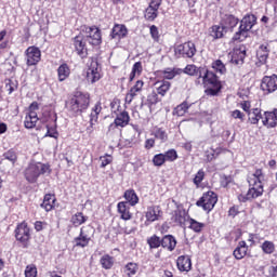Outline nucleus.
Masks as SVG:
<instances>
[{
  "mask_svg": "<svg viewBox=\"0 0 277 277\" xmlns=\"http://www.w3.org/2000/svg\"><path fill=\"white\" fill-rule=\"evenodd\" d=\"M131 120V117L129 116L128 111H121L119 115H117L114 123H110L108 127V131L116 129V127L124 128L127 124H129V121Z\"/></svg>",
  "mask_w": 277,
  "mask_h": 277,
  "instance_id": "nucleus-14",
  "label": "nucleus"
},
{
  "mask_svg": "<svg viewBox=\"0 0 277 277\" xmlns=\"http://www.w3.org/2000/svg\"><path fill=\"white\" fill-rule=\"evenodd\" d=\"M102 109L103 107L98 103L92 108L90 114V126L87 127L88 135H92V133H94V124L98 122V114H101Z\"/></svg>",
  "mask_w": 277,
  "mask_h": 277,
  "instance_id": "nucleus-13",
  "label": "nucleus"
},
{
  "mask_svg": "<svg viewBox=\"0 0 277 277\" xmlns=\"http://www.w3.org/2000/svg\"><path fill=\"white\" fill-rule=\"evenodd\" d=\"M161 246L172 252L176 248V239L172 235H167L161 239Z\"/></svg>",
  "mask_w": 277,
  "mask_h": 277,
  "instance_id": "nucleus-23",
  "label": "nucleus"
},
{
  "mask_svg": "<svg viewBox=\"0 0 277 277\" xmlns=\"http://www.w3.org/2000/svg\"><path fill=\"white\" fill-rule=\"evenodd\" d=\"M177 269H180V272H189V269H192V259L189 255L177 258Z\"/></svg>",
  "mask_w": 277,
  "mask_h": 277,
  "instance_id": "nucleus-21",
  "label": "nucleus"
},
{
  "mask_svg": "<svg viewBox=\"0 0 277 277\" xmlns=\"http://www.w3.org/2000/svg\"><path fill=\"white\" fill-rule=\"evenodd\" d=\"M54 206H55V196L45 195L43 202L41 203L42 209H44L45 211H52Z\"/></svg>",
  "mask_w": 277,
  "mask_h": 277,
  "instance_id": "nucleus-34",
  "label": "nucleus"
},
{
  "mask_svg": "<svg viewBox=\"0 0 277 277\" xmlns=\"http://www.w3.org/2000/svg\"><path fill=\"white\" fill-rule=\"evenodd\" d=\"M88 222V216L83 215L81 212H77L71 216V223L74 226H81V224H85Z\"/></svg>",
  "mask_w": 277,
  "mask_h": 277,
  "instance_id": "nucleus-35",
  "label": "nucleus"
},
{
  "mask_svg": "<svg viewBox=\"0 0 277 277\" xmlns=\"http://www.w3.org/2000/svg\"><path fill=\"white\" fill-rule=\"evenodd\" d=\"M251 188H249L247 198L250 200H254V198H259L263 196V183L249 184Z\"/></svg>",
  "mask_w": 277,
  "mask_h": 277,
  "instance_id": "nucleus-18",
  "label": "nucleus"
},
{
  "mask_svg": "<svg viewBox=\"0 0 277 277\" xmlns=\"http://www.w3.org/2000/svg\"><path fill=\"white\" fill-rule=\"evenodd\" d=\"M256 57L260 64H265L267 62V57H269V50H267V45H260Z\"/></svg>",
  "mask_w": 277,
  "mask_h": 277,
  "instance_id": "nucleus-33",
  "label": "nucleus"
},
{
  "mask_svg": "<svg viewBox=\"0 0 277 277\" xmlns=\"http://www.w3.org/2000/svg\"><path fill=\"white\" fill-rule=\"evenodd\" d=\"M189 228H192V230H194L195 233H200V230H202V228H205V223H200L194 219L189 220Z\"/></svg>",
  "mask_w": 277,
  "mask_h": 277,
  "instance_id": "nucleus-43",
  "label": "nucleus"
},
{
  "mask_svg": "<svg viewBox=\"0 0 277 277\" xmlns=\"http://www.w3.org/2000/svg\"><path fill=\"white\" fill-rule=\"evenodd\" d=\"M205 157L207 161H213L215 159V151L213 149L207 150Z\"/></svg>",
  "mask_w": 277,
  "mask_h": 277,
  "instance_id": "nucleus-58",
  "label": "nucleus"
},
{
  "mask_svg": "<svg viewBox=\"0 0 277 277\" xmlns=\"http://www.w3.org/2000/svg\"><path fill=\"white\" fill-rule=\"evenodd\" d=\"M57 77L58 81H66L68 77H70V67H68V64L64 63L60 65L57 68Z\"/></svg>",
  "mask_w": 277,
  "mask_h": 277,
  "instance_id": "nucleus-25",
  "label": "nucleus"
},
{
  "mask_svg": "<svg viewBox=\"0 0 277 277\" xmlns=\"http://www.w3.org/2000/svg\"><path fill=\"white\" fill-rule=\"evenodd\" d=\"M261 90L266 94H272V92H276L277 90V76H266L262 79Z\"/></svg>",
  "mask_w": 277,
  "mask_h": 277,
  "instance_id": "nucleus-10",
  "label": "nucleus"
},
{
  "mask_svg": "<svg viewBox=\"0 0 277 277\" xmlns=\"http://www.w3.org/2000/svg\"><path fill=\"white\" fill-rule=\"evenodd\" d=\"M262 124L267 127V129H274L277 126V109L274 111H265Z\"/></svg>",
  "mask_w": 277,
  "mask_h": 277,
  "instance_id": "nucleus-15",
  "label": "nucleus"
},
{
  "mask_svg": "<svg viewBox=\"0 0 277 277\" xmlns=\"http://www.w3.org/2000/svg\"><path fill=\"white\" fill-rule=\"evenodd\" d=\"M212 68L216 71L220 72V75H224L226 72V66L222 61L217 60L214 63H212Z\"/></svg>",
  "mask_w": 277,
  "mask_h": 277,
  "instance_id": "nucleus-45",
  "label": "nucleus"
},
{
  "mask_svg": "<svg viewBox=\"0 0 277 277\" xmlns=\"http://www.w3.org/2000/svg\"><path fill=\"white\" fill-rule=\"evenodd\" d=\"M25 53L27 66H36L40 62V57H42V53L37 47H29Z\"/></svg>",
  "mask_w": 277,
  "mask_h": 277,
  "instance_id": "nucleus-11",
  "label": "nucleus"
},
{
  "mask_svg": "<svg viewBox=\"0 0 277 277\" xmlns=\"http://www.w3.org/2000/svg\"><path fill=\"white\" fill-rule=\"evenodd\" d=\"M243 60H246V49H236L232 55V64L235 66H243Z\"/></svg>",
  "mask_w": 277,
  "mask_h": 277,
  "instance_id": "nucleus-19",
  "label": "nucleus"
},
{
  "mask_svg": "<svg viewBox=\"0 0 277 277\" xmlns=\"http://www.w3.org/2000/svg\"><path fill=\"white\" fill-rule=\"evenodd\" d=\"M5 90L6 92H9V94H12V92H14V83L12 82V80L6 81Z\"/></svg>",
  "mask_w": 277,
  "mask_h": 277,
  "instance_id": "nucleus-61",
  "label": "nucleus"
},
{
  "mask_svg": "<svg viewBox=\"0 0 277 277\" xmlns=\"http://www.w3.org/2000/svg\"><path fill=\"white\" fill-rule=\"evenodd\" d=\"M150 248H159L161 246V238L154 235L147 240Z\"/></svg>",
  "mask_w": 277,
  "mask_h": 277,
  "instance_id": "nucleus-50",
  "label": "nucleus"
},
{
  "mask_svg": "<svg viewBox=\"0 0 277 277\" xmlns=\"http://www.w3.org/2000/svg\"><path fill=\"white\" fill-rule=\"evenodd\" d=\"M15 237L17 241H21L24 243V248H27V242L29 241V227L27 226V223L23 222L19 225H17L15 229Z\"/></svg>",
  "mask_w": 277,
  "mask_h": 277,
  "instance_id": "nucleus-9",
  "label": "nucleus"
},
{
  "mask_svg": "<svg viewBox=\"0 0 277 277\" xmlns=\"http://www.w3.org/2000/svg\"><path fill=\"white\" fill-rule=\"evenodd\" d=\"M25 276L26 277H36L38 276V269L35 265H28L25 269Z\"/></svg>",
  "mask_w": 277,
  "mask_h": 277,
  "instance_id": "nucleus-51",
  "label": "nucleus"
},
{
  "mask_svg": "<svg viewBox=\"0 0 277 277\" xmlns=\"http://www.w3.org/2000/svg\"><path fill=\"white\" fill-rule=\"evenodd\" d=\"M256 25V16L254 15H247L245 16L239 26V31L234 35L233 40H240L243 41L248 38V31L252 29Z\"/></svg>",
  "mask_w": 277,
  "mask_h": 277,
  "instance_id": "nucleus-4",
  "label": "nucleus"
},
{
  "mask_svg": "<svg viewBox=\"0 0 277 277\" xmlns=\"http://www.w3.org/2000/svg\"><path fill=\"white\" fill-rule=\"evenodd\" d=\"M47 172H51L48 164L32 162L25 170V179L28 183H36L40 174H47Z\"/></svg>",
  "mask_w": 277,
  "mask_h": 277,
  "instance_id": "nucleus-3",
  "label": "nucleus"
},
{
  "mask_svg": "<svg viewBox=\"0 0 277 277\" xmlns=\"http://www.w3.org/2000/svg\"><path fill=\"white\" fill-rule=\"evenodd\" d=\"M224 31H226L224 26L215 25L210 28V36L213 40H220V38H224Z\"/></svg>",
  "mask_w": 277,
  "mask_h": 277,
  "instance_id": "nucleus-30",
  "label": "nucleus"
},
{
  "mask_svg": "<svg viewBox=\"0 0 277 277\" xmlns=\"http://www.w3.org/2000/svg\"><path fill=\"white\" fill-rule=\"evenodd\" d=\"M4 159H8V161H11L14 163L16 161V153L13 150H9L4 154Z\"/></svg>",
  "mask_w": 277,
  "mask_h": 277,
  "instance_id": "nucleus-55",
  "label": "nucleus"
},
{
  "mask_svg": "<svg viewBox=\"0 0 277 277\" xmlns=\"http://www.w3.org/2000/svg\"><path fill=\"white\" fill-rule=\"evenodd\" d=\"M38 122V114L36 111H29L25 117L24 126L26 129H34Z\"/></svg>",
  "mask_w": 277,
  "mask_h": 277,
  "instance_id": "nucleus-24",
  "label": "nucleus"
},
{
  "mask_svg": "<svg viewBox=\"0 0 277 277\" xmlns=\"http://www.w3.org/2000/svg\"><path fill=\"white\" fill-rule=\"evenodd\" d=\"M80 235L91 241L92 237L94 236V227L90 225L81 227Z\"/></svg>",
  "mask_w": 277,
  "mask_h": 277,
  "instance_id": "nucleus-37",
  "label": "nucleus"
},
{
  "mask_svg": "<svg viewBox=\"0 0 277 277\" xmlns=\"http://www.w3.org/2000/svg\"><path fill=\"white\" fill-rule=\"evenodd\" d=\"M232 118H235L236 120H240L241 122H243L246 115H243V113H241V110L236 109L234 111H232Z\"/></svg>",
  "mask_w": 277,
  "mask_h": 277,
  "instance_id": "nucleus-54",
  "label": "nucleus"
},
{
  "mask_svg": "<svg viewBox=\"0 0 277 277\" xmlns=\"http://www.w3.org/2000/svg\"><path fill=\"white\" fill-rule=\"evenodd\" d=\"M176 57H194L196 55V44L188 41L182 44H179L174 49Z\"/></svg>",
  "mask_w": 277,
  "mask_h": 277,
  "instance_id": "nucleus-6",
  "label": "nucleus"
},
{
  "mask_svg": "<svg viewBox=\"0 0 277 277\" xmlns=\"http://www.w3.org/2000/svg\"><path fill=\"white\" fill-rule=\"evenodd\" d=\"M197 207H202L203 211L208 213L213 211L215 205H217V195L214 192H207L202 197L196 202Z\"/></svg>",
  "mask_w": 277,
  "mask_h": 277,
  "instance_id": "nucleus-5",
  "label": "nucleus"
},
{
  "mask_svg": "<svg viewBox=\"0 0 277 277\" xmlns=\"http://www.w3.org/2000/svg\"><path fill=\"white\" fill-rule=\"evenodd\" d=\"M159 10L155 9L153 6H148L145 11V18L147 21H155V18H157V14H158Z\"/></svg>",
  "mask_w": 277,
  "mask_h": 277,
  "instance_id": "nucleus-41",
  "label": "nucleus"
},
{
  "mask_svg": "<svg viewBox=\"0 0 277 277\" xmlns=\"http://www.w3.org/2000/svg\"><path fill=\"white\" fill-rule=\"evenodd\" d=\"M233 254L235 259H237V261H241V259H243L246 254H248V245L246 243V241H240L238 243V247L234 250Z\"/></svg>",
  "mask_w": 277,
  "mask_h": 277,
  "instance_id": "nucleus-22",
  "label": "nucleus"
},
{
  "mask_svg": "<svg viewBox=\"0 0 277 277\" xmlns=\"http://www.w3.org/2000/svg\"><path fill=\"white\" fill-rule=\"evenodd\" d=\"M184 72L190 77H198L196 83L205 85L206 94L208 96H217L220 90H222V84L220 83V80H217V76L205 67L187 65L184 69Z\"/></svg>",
  "mask_w": 277,
  "mask_h": 277,
  "instance_id": "nucleus-1",
  "label": "nucleus"
},
{
  "mask_svg": "<svg viewBox=\"0 0 277 277\" xmlns=\"http://www.w3.org/2000/svg\"><path fill=\"white\" fill-rule=\"evenodd\" d=\"M142 62H136L133 67H132V71H134L135 75L141 76L142 75Z\"/></svg>",
  "mask_w": 277,
  "mask_h": 277,
  "instance_id": "nucleus-57",
  "label": "nucleus"
},
{
  "mask_svg": "<svg viewBox=\"0 0 277 277\" xmlns=\"http://www.w3.org/2000/svg\"><path fill=\"white\" fill-rule=\"evenodd\" d=\"M153 135L156 137V140L160 141V144H164V142L168 140V132H166V130L162 128H157L154 130Z\"/></svg>",
  "mask_w": 277,
  "mask_h": 277,
  "instance_id": "nucleus-36",
  "label": "nucleus"
},
{
  "mask_svg": "<svg viewBox=\"0 0 277 277\" xmlns=\"http://www.w3.org/2000/svg\"><path fill=\"white\" fill-rule=\"evenodd\" d=\"M238 23L239 18L235 17V15H225L223 17V27H225V29H233L237 27Z\"/></svg>",
  "mask_w": 277,
  "mask_h": 277,
  "instance_id": "nucleus-28",
  "label": "nucleus"
},
{
  "mask_svg": "<svg viewBox=\"0 0 277 277\" xmlns=\"http://www.w3.org/2000/svg\"><path fill=\"white\" fill-rule=\"evenodd\" d=\"M202 181H205V171L201 169L199 170L194 180H193V183L197 186V187H200V183H202Z\"/></svg>",
  "mask_w": 277,
  "mask_h": 277,
  "instance_id": "nucleus-49",
  "label": "nucleus"
},
{
  "mask_svg": "<svg viewBox=\"0 0 277 277\" xmlns=\"http://www.w3.org/2000/svg\"><path fill=\"white\" fill-rule=\"evenodd\" d=\"M121 220H131V212L129 211V202L120 201L117 206Z\"/></svg>",
  "mask_w": 277,
  "mask_h": 277,
  "instance_id": "nucleus-26",
  "label": "nucleus"
},
{
  "mask_svg": "<svg viewBox=\"0 0 277 277\" xmlns=\"http://www.w3.org/2000/svg\"><path fill=\"white\" fill-rule=\"evenodd\" d=\"M263 179H265V175H263V171L261 169H258L253 174L248 177V183L249 185H256V183H263Z\"/></svg>",
  "mask_w": 277,
  "mask_h": 277,
  "instance_id": "nucleus-31",
  "label": "nucleus"
},
{
  "mask_svg": "<svg viewBox=\"0 0 277 277\" xmlns=\"http://www.w3.org/2000/svg\"><path fill=\"white\" fill-rule=\"evenodd\" d=\"M170 82L169 81H162L160 85L157 88V94H160V96H163L164 94L168 93L170 90Z\"/></svg>",
  "mask_w": 277,
  "mask_h": 277,
  "instance_id": "nucleus-44",
  "label": "nucleus"
},
{
  "mask_svg": "<svg viewBox=\"0 0 277 277\" xmlns=\"http://www.w3.org/2000/svg\"><path fill=\"white\" fill-rule=\"evenodd\" d=\"M228 183H230V177L229 176L221 177V185H222V187H228Z\"/></svg>",
  "mask_w": 277,
  "mask_h": 277,
  "instance_id": "nucleus-64",
  "label": "nucleus"
},
{
  "mask_svg": "<svg viewBox=\"0 0 277 277\" xmlns=\"http://www.w3.org/2000/svg\"><path fill=\"white\" fill-rule=\"evenodd\" d=\"M164 79H174L176 77V71L174 69H166L163 71Z\"/></svg>",
  "mask_w": 277,
  "mask_h": 277,
  "instance_id": "nucleus-56",
  "label": "nucleus"
},
{
  "mask_svg": "<svg viewBox=\"0 0 277 277\" xmlns=\"http://www.w3.org/2000/svg\"><path fill=\"white\" fill-rule=\"evenodd\" d=\"M101 265L104 269H111V267H114V258L109 255L102 256Z\"/></svg>",
  "mask_w": 277,
  "mask_h": 277,
  "instance_id": "nucleus-39",
  "label": "nucleus"
},
{
  "mask_svg": "<svg viewBox=\"0 0 277 277\" xmlns=\"http://www.w3.org/2000/svg\"><path fill=\"white\" fill-rule=\"evenodd\" d=\"M161 5V0H151L149 3V8H154V10H159Z\"/></svg>",
  "mask_w": 277,
  "mask_h": 277,
  "instance_id": "nucleus-62",
  "label": "nucleus"
},
{
  "mask_svg": "<svg viewBox=\"0 0 277 277\" xmlns=\"http://www.w3.org/2000/svg\"><path fill=\"white\" fill-rule=\"evenodd\" d=\"M268 276H271V277H277V265H276V266H269V267H268Z\"/></svg>",
  "mask_w": 277,
  "mask_h": 277,
  "instance_id": "nucleus-63",
  "label": "nucleus"
},
{
  "mask_svg": "<svg viewBox=\"0 0 277 277\" xmlns=\"http://www.w3.org/2000/svg\"><path fill=\"white\" fill-rule=\"evenodd\" d=\"M173 220L179 226H185V222H187V212H185V210H176Z\"/></svg>",
  "mask_w": 277,
  "mask_h": 277,
  "instance_id": "nucleus-32",
  "label": "nucleus"
},
{
  "mask_svg": "<svg viewBox=\"0 0 277 277\" xmlns=\"http://www.w3.org/2000/svg\"><path fill=\"white\" fill-rule=\"evenodd\" d=\"M124 198L128 202V205H131V207H135L137 202H140V198L137 197V194H135V190L129 189L124 192Z\"/></svg>",
  "mask_w": 277,
  "mask_h": 277,
  "instance_id": "nucleus-29",
  "label": "nucleus"
},
{
  "mask_svg": "<svg viewBox=\"0 0 277 277\" xmlns=\"http://www.w3.org/2000/svg\"><path fill=\"white\" fill-rule=\"evenodd\" d=\"M100 161H101V168H107V166L111 163L113 158L110 155H106V156L100 157Z\"/></svg>",
  "mask_w": 277,
  "mask_h": 277,
  "instance_id": "nucleus-52",
  "label": "nucleus"
},
{
  "mask_svg": "<svg viewBox=\"0 0 277 277\" xmlns=\"http://www.w3.org/2000/svg\"><path fill=\"white\" fill-rule=\"evenodd\" d=\"M89 105L90 94L79 91L76 92L68 102H66L67 109L76 115H79L81 111H84V109H88Z\"/></svg>",
  "mask_w": 277,
  "mask_h": 277,
  "instance_id": "nucleus-2",
  "label": "nucleus"
},
{
  "mask_svg": "<svg viewBox=\"0 0 277 277\" xmlns=\"http://www.w3.org/2000/svg\"><path fill=\"white\" fill-rule=\"evenodd\" d=\"M166 156L163 154H157L154 156L153 163L154 166L161 167L166 163Z\"/></svg>",
  "mask_w": 277,
  "mask_h": 277,
  "instance_id": "nucleus-48",
  "label": "nucleus"
},
{
  "mask_svg": "<svg viewBox=\"0 0 277 277\" xmlns=\"http://www.w3.org/2000/svg\"><path fill=\"white\" fill-rule=\"evenodd\" d=\"M161 215H163V212L161 211V208L159 206L149 207L145 213V224H150L153 222L161 220Z\"/></svg>",
  "mask_w": 277,
  "mask_h": 277,
  "instance_id": "nucleus-12",
  "label": "nucleus"
},
{
  "mask_svg": "<svg viewBox=\"0 0 277 277\" xmlns=\"http://www.w3.org/2000/svg\"><path fill=\"white\" fill-rule=\"evenodd\" d=\"M150 34H151V38H154V40H159V29L157 28V26L153 25L150 27Z\"/></svg>",
  "mask_w": 277,
  "mask_h": 277,
  "instance_id": "nucleus-59",
  "label": "nucleus"
},
{
  "mask_svg": "<svg viewBox=\"0 0 277 277\" xmlns=\"http://www.w3.org/2000/svg\"><path fill=\"white\" fill-rule=\"evenodd\" d=\"M127 34H129V30H127V26L122 24H116L111 30V38L120 40L122 38H126Z\"/></svg>",
  "mask_w": 277,
  "mask_h": 277,
  "instance_id": "nucleus-20",
  "label": "nucleus"
},
{
  "mask_svg": "<svg viewBox=\"0 0 277 277\" xmlns=\"http://www.w3.org/2000/svg\"><path fill=\"white\" fill-rule=\"evenodd\" d=\"M155 147V138H147L145 141V148L147 150H150V148H154Z\"/></svg>",
  "mask_w": 277,
  "mask_h": 277,
  "instance_id": "nucleus-60",
  "label": "nucleus"
},
{
  "mask_svg": "<svg viewBox=\"0 0 277 277\" xmlns=\"http://www.w3.org/2000/svg\"><path fill=\"white\" fill-rule=\"evenodd\" d=\"M248 116H249V122H251V124H259V120H262L263 122L264 115L261 113V109L259 108L251 109Z\"/></svg>",
  "mask_w": 277,
  "mask_h": 277,
  "instance_id": "nucleus-27",
  "label": "nucleus"
},
{
  "mask_svg": "<svg viewBox=\"0 0 277 277\" xmlns=\"http://www.w3.org/2000/svg\"><path fill=\"white\" fill-rule=\"evenodd\" d=\"M142 88H144V81L137 80L126 95L127 103L131 104L133 102V98L137 96V93L142 92Z\"/></svg>",
  "mask_w": 277,
  "mask_h": 277,
  "instance_id": "nucleus-17",
  "label": "nucleus"
},
{
  "mask_svg": "<svg viewBox=\"0 0 277 277\" xmlns=\"http://www.w3.org/2000/svg\"><path fill=\"white\" fill-rule=\"evenodd\" d=\"M74 243L77 248H87V246H89L90 243V240L80 234L74 239Z\"/></svg>",
  "mask_w": 277,
  "mask_h": 277,
  "instance_id": "nucleus-40",
  "label": "nucleus"
},
{
  "mask_svg": "<svg viewBox=\"0 0 277 277\" xmlns=\"http://www.w3.org/2000/svg\"><path fill=\"white\" fill-rule=\"evenodd\" d=\"M75 49L81 57H85L88 55V49H85V41L81 35H78L74 38Z\"/></svg>",
  "mask_w": 277,
  "mask_h": 277,
  "instance_id": "nucleus-16",
  "label": "nucleus"
},
{
  "mask_svg": "<svg viewBox=\"0 0 277 277\" xmlns=\"http://www.w3.org/2000/svg\"><path fill=\"white\" fill-rule=\"evenodd\" d=\"M101 79V67L98 61L92 60L87 71V80L89 83H96Z\"/></svg>",
  "mask_w": 277,
  "mask_h": 277,
  "instance_id": "nucleus-8",
  "label": "nucleus"
},
{
  "mask_svg": "<svg viewBox=\"0 0 277 277\" xmlns=\"http://www.w3.org/2000/svg\"><path fill=\"white\" fill-rule=\"evenodd\" d=\"M187 109H189V104H187V102H183L175 108V114L176 116H185Z\"/></svg>",
  "mask_w": 277,
  "mask_h": 277,
  "instance_id": "nucleus-47",
  "label": "nucleus"
},
{
  "mask_svg": "<svg viewBox=\"0 0 277 277\" xmlns=\"http://www.w3.org/2000/svg\"><path fill=\"white\" fill-rule=\"evenodd\" d=\"M83 31L87 34L85 36V42H89V44H92L93 47H98L102 42V37H101V29L96 26H84Z\"/></svg>",
  "mask_w": 277,
  "mask_h": 277,
  "instance_id": "nucleus-7",
  "label": "nucleus"
},
{
  "mask_svg": "<svg viewBox=\"0 0 277 277\" xmlns=\"http://www.w3.org/2000/svg\"><path fill=\"white\" fill-rule=\"evenodd\" d=\"M124 273L127 276H135L137 274V264L133 262L128 263L124 267Z\"/></svg>",
  "mask_w": 277,
  "mask_h": 277,
  "instance_id": "nucleus-42",
  "label": "nucleus"
},
{
  "mask_svg": "<svg viewBox=\"0 0 277 277\" xmlns=\"http://www.w3.org/2000/svg\"><path fill=\"white\" fill-rule=\"evenodd\" d=\"M163 155L166 161H176L179 159V154L175 151V149H169Z\"/></svg>",
  "mask_w": 277,
  "mask_h": 277,
  "instance_id": "nucleus-46",
  "label": "nucleus"
},
{
  "mask_svg": "<svg viewBox=\"0 0 277 277\" xmlns=\"http://www.w3.org/2000/svg\"><path fill=\"white\" fill-rule=\"evenodd\" d=\"M261 248L265 254H274V252L276 250V246L274 245V242H272L269 240H265L262 243Z\"/></svg>",
  "mask_w": 277,
  "mask_h": 277,
  "instance_id": "nucleus-38",
  "label": "nucleus"
},
{
  "mask_svg": "<svg viewBox=\"0 0 277 277\" xmlns=\"http://www.w3.org/2000/svg\"><path fill=\"white\" fill-rule=\"evenodd\" d=\"M47 134L45 137H54V140H57V136L60 135L57 133V130L55 128L47 126Z\"/></svg>",
  "mask_w": 277,
  "mask_h": 277,
  "instance_id": "nucleus-53",
  "label": "nucleus"
}]
</instances>
